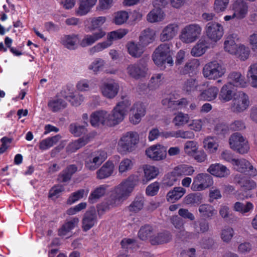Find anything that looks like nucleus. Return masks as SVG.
Masks as SVG:
<instances>
[{"mask_svg": "<svg viewBox=\"0 0 257 257\" xmlns=\"http://www.w3.org/2000/svg\"><path fill=\"white\" fill-rule=\"evenodd\" d=\"M136 185V179L134 176H130L122 182L112 191L111 195L104 205V210L116 207L121 204L130 195Z\"/></svg>", "mask_w": 257, "mask_h": 257, "instance_id": "f257e3e1", "label": "nucleus"}, {"mask_svg": "<svg viewBox=\"0 0 257 257\" xmlns=\"http://www.w3.org/2000/svg\"><path fill=\"white\" fill-rule=\"evenodd\" d=\"M152 59L155 64L161 70L166 68V64L169 67L172 66L174 62L169 44L164 43L160 45L154 52Z\"/></svg>", "mask_w": 257, "mask_h": 257, "instance_id": "f03ea898", "label": "nucleus"}, {"mask_svg": "<svg viewBox=\"0 0 257 257\" xmlns=\"http://www.w3.org/2000/svg\"><path fill=\"white\" fill-rule=\"evenodd\" d=\"M202 32V27L198 24L193 23L185 26L180 35L181 41L186 44L193 43L199 38Z\"/></svg>", "mask_w": 257, "mask_h": 257, "instance_id": "7ed1b4c3", "label": "nucleus"}, {"mask_svg": "<svg viewBox=\"0 0 257 257\" xmlns=\"http://www.w3.org/2000/svg\"><path fill=\"white\" fill-rule=\"evenodd\" d=\"M139 142V136L136 132H128L124 134L118 143V149L121 152H130L136 148Z\"/></svg>", "mask_w": 257, "mask_h": 257, "instance_id": "20e7f679", "label": "nucleus"}, {"mask_svg": "<svg viewBox=\"0 0 257 257\" xmlns=\"http://www.w3.org/2000/svg\"><path fill=\"white\" fill-rule=\"evenodd\" d=\"M148 70V59L145 58L140 59L135 63L128 65L126 68L128 75L135 79L145 77Z\"/></svg>", "mask_w": 257, "mask_h": 257, "instance_id": "39448f33", "label": "nucleus"}, {"mask_svg": "<svg viewBox=\"0 0 257 257\" xmlns=\"http://www.w3.org/2000/svg\"><path fill=\"white\" fill-rule=\"evenodd\" d=\"M225 71V68L216 61L207 63L203 68L204 77L209 80H215L221 77Z\"/></svg>", "mask_w": 257, "mask_h": 257, "instance_id": "423d86ee", "label": "nucleus"}, {"mask_svg": "<svg viewBox=\"0 0 257 257\" xmlns=\"http://www.w3.org/2000/svg\"><path fill=\"white\" fill-rule=\"evenodd\" d=\"M229 143L230 148L239 154L246 153L249 149L247 141L238 133H233L230 136Z\"/></svg>", "mask_w": 257, "mask_h": 257, "instance_id": "0eeeda50", "label": "nucleus"}, {"mask_svg": "<svg viewBox=\"0 0 257 257\" xmlns=\"http://www.w3.org/2000/svg\"><path fill=\"white\" fill-rule=\"evenodd\" d=\"M205 33L210 40L213 42H217L222 37L224 29L220 24L215 22H210L206 25Z\"/></svg>", "mask_w": 257, "mask_h": 257, "instance_id": "6e6552de", "label": "nucleus"}, {"mask_svg": "<svg viewBox=\"0 0 257 257\" xmlns=\"http://www.w3.org/2000/svg\"><path fill=\"white\" fill-rule=\"evenodd\" d=\"M249 105V100L247 95L242 91H239L235 95L231 109L233 112L240 113L245 110Z\"/></svg>", "mask_w": 257, "mask_h": 257, "instance_id": "1a4fd4ad", "label": "nucleus"}, {"mask_svg": "<svg viewBox=\"0 0 257 257\" xmlns=\"http://www.w3.org/2000/svg\"><path fill=\"white\" fill-rule=\"evenodd\" d=\"M213 182L211 175L206 173H200L194 178L191 189L194 191H201L211 186Z\"/></svg>", "mask_w": 257, "mask_h": 257, "instance_id": "9d476101", "label": "nucleus"}, {"mask_svg": "<svg viewBox=\"0 0 257 257\" xmlns=\"http://www.w3.org/2000/svg\"><path fill=\"white\" fill-rule=\"evenodd\" d=\"M107 154L103 151L93 152L85 160V166L90 170H94L106 160Z\"/></svg>", "mask_w": 257, "mask_h": 257, "instance_id": "9b49d317", "label": "nucleus"}, {"mask_svg": "<svg viewBox=\"0 0 257 257\" xmlns=\"http://www.w3.org/2000/svg\"><path fill=\"white\" fill-rule=\"evenodd\" d=\"M147 156L154 161H161L167 156V149L161 145H153L146 151Z\"/></svg>", "mask_w": 257, "mask_h": 257, "instance_id": "f8f14e48", "label": "nucleus"}, {"mask_svg": "<svg viewBox=\"0 0 257 257\" xmlns=\"http://www.w3.org/2000/svg\"><path fill=\"white\" fill-rule=\"evenodd\" d=\"M108 117L109 113L105 110L96 111L90 115V124L94 127H97L100 124L109 126Z\"/></svg>", "mask_w": 257, "mask_h": 257, "instance_id": "ddd939ff", "label": "nucleus"}, {"mask_svg": "<svg viewBox=\"0 0 257 257\" xmlns=\"http://www.w3.org/2000/svg\"><path fill=\"white\" fill-rule=\"evenodd\" d=\"M119 89V85L114 80L104 82L101 87L102 94L108 98L114 97L117 94Z\"/></svg>", "mask_w": 257, "mask_h": 257, "instance_id": "4468645a", "label": "nucleus"}, {"mask_svg": "<svg viewBox=\"0 0 257 257\" xmlns=\"http://www.w3.org/2000/svg\"><path fill=\"white\" fill-rule=\"evenodd\" d=\"M179 25L177 23L168 24L160 34V40L162 42H165L172 40L177 35Z\"/></svg>", "mask_w": 257, "mask_h": 257, "instance_id": "2eb2a0df", "label": "nucleus"}, {"mask_svg": "<svg viewBox=\"0 0 257 257\" xmlns=\"http://www.w3.org/2000/svg\"><path fill=\"white\" fill-rule=\"evenodd\" d=\"M97 221V214L94 208L87 211L82 219V228L86 231L92 228Z\"/></svg>", "mask_w": 257, "mask_h": 257, "instance_id": "dca6fc26", "label": "nucleus"}, {"mask_svg": "<svg viewBox=\"0 0 257 257\" xmlns=\"http://www.w3.org/2000/svg\"><path fill=\"white\" fill-rule=\"evenodd\" d=\"M233 165L234 169L241 173H245L247 171H250V175L255 176L256 175V170L254 169L252 165L247 160L245 159H236L233 160Z\"/></svg>", "mask_w": 257, "mask_h": 257, "instance_id": "f3484780", "label": "nucleus"}, {"mask_svg": "<svg viewBox=\"0 0 257 257\" xmlns=\"http://www.w3.org/2000/svg\"><path fill=\"white\" fill-rule=\"evenodd\" d=\"M172 239L171 232L167 230L159 232L153 235L150 238V242L152 245H156L167 243Z\"/></svg>", "mask_w": 257, "mask_h": 257, "instance_id": "a211bd4d", "label": "nucleus"}, {"mask_svg": "<svg viewBox=\"0 0 257 257\" xmlns=\"http://www.w3.org/2000/svg\"><path fill=\"white\" fill-rule=\"evenodd\" d=\"M207 171L211 175L219 178L226 177L230 174L229 170L220 164L211 165L207 169Z\"/></svg>", "mask_w": 257, "mask_h": 257, "instance_id": "6ab92c4d", "label": "nucleus"}, {"mask_svg": "<svg viewBox=\"0 0 257 257\" xmlns=\"http://www.w3.org/2000/svg\"><path fill=\"white\" fill-rule=\"evenodd\" d=\"M79 221L77 217H72L67 219L65 223L58 229V234L60 236H64L77 226Z\"/></svg>", "mask_w": 257, "mask_h": 257, "instance_id": "aec40b11", "label": "nucleus"}, {"mask_svg": "<svg viewBox=\"0 0 257 257\" xmlns=\"http://www.w3.org/2000/svg\"><path fill=\"white\" fill-rule=\"evenodd\" d=\"M234 16H236L238 19L244 18L247 13L248 7L246 3L242 0L236 1L232 5Z\"/></svg>", "mask_w": 257, "mask_h": 257, "instance_id": "412c9836", "label": "nucleus"}, {"mask_svg": "<svg viewBox=\"0 0 257 257\" xmlns=\"http://www.w3.org/2000/svg\"><path fill=\"white\" fill-rule=\"evenodd\" d=\"M200 93L198 95L200 100L212 101L214 100L218 93V89L215 86H210L205 90H200Z\"/></svg>", "mask_w": 257, "mask_h": 257, "instance_id": "4be33fe9", "label": "nucleus"}, {"mask_svg": "<svg viewBox=\"0 0 257 257\" xmlns=\"http://www.w3.org/2000/svg\"><path fill=\"white\" fill-rule=\"evenodd\" d=\"M97 0H79V7L76 11L79 16H84L88 13L96 4Z\"/></svg>", "mask_w": 257, "mask_h": 257, "instance_id": "5701e85b", "label": "nucleus"}, {"mask_svg": "<svg viewBox=\"0 0 257 257\" xmlns=\"http://www.w3.org/2000/svg\"><path fill=\"white\" fill-rule=\"evenodd\" d=\"M61 95L67 99L72 105L77 106L81 104L84 100V97L82 94L77 92H70L67 94L66 90L64 89L61 92Z\"/></svg>", "mask_w": 257, "mask_h": 257, "instance_id": "b1692460", "label": "nucleus"}, {"mask_svg": "<svg viewBox=\"0 0 257 257\" xmlns=\"http://www.w3.org/2000/svg\"><path fill=\"white\" fill-rule=\"evenodd\" d=\"M125 112L119 109L117 105L113 108L111 114L109 113L108 120L109 126H113L121 121L124 118Z\"/></svg>", "mask_w": 257, "mask_h": 257, "instance_id": "393cba45", "label": "nucleus"}, {"mask_svg": "<svg viewBox=\"0 0 257 257\" xmlns=\"http://www.w3.org/2000/svg\"><path fill=\"white\" fill-rule=\"evenodd\" d=\"M200 65L198 60L193 59L188 61L185 65L179 68V72L181 74L186 75L193 74L197 71Z\"/></svg>", "mask_w": 257, "mask_h": 257, "instance_id": "a878e982", "label": "nucleus"}, {"mask_svg": "<svg viewBox=\"0 0 257 257\" xmlns=\"http://www.w3.org/2000/svg\"><path fill=\"white\" fill-rule=\"evenodd\" d=\"M228 80L229 82L227 84H230L232 87L234 86L244 87L246 85L244 77L239 72H233L230 73L228 76Z\"/></svg>", "mask_w": 257, "mask_h": 257, "instance_id": "bb28decb", "label": "nucleus"}, {"mask_svg": "<svg viewBox=\"0 0 257 257\" xmlns=\"http://www.w3.org/2000/svg\"><path fill=\"white\" fill-rule=\"evenodd\" d=\"M198 211L201 217L211 219L217 214V210L209 204H202L198 207Z\"/></svg>", "mask_w": 257, "mask_h": 257, "instance_id": "cd10ccee", "label": "nucleus"}, {"mask_svg": "<svg viewBox=\"0 0 257 257\" xmlns=\"http://www.w3.org/2000/svg\"><path fill=\"white\" fill-rule=\"evenodd\" d=\"M114 165L111 161L106 162L97 171V177L99 179H102L111 176L113 172Z\"/></svg>", "mask_w": 257, "mask_h": 257, "instance_id": "c85d7f7f", "label": "nucleus"}, {"mask_svg": "<svg viewBox=\"0 0 257 257\" xmlns=\"http://www.w3.org/2000/svg\"><path fill=\"white\" fill-rule=\"evenodd\" d=\"M155 36V33L154 30L150 29H146L140 36L139 43L145 47L153 42Z\"/></svg>", "mask_w": 257, "mask_h": 257, "instance_id": "c756f323", "label": "nucleus"}, {"mask_svg": "<svg viewBox=\"0 0 257 257\" xmlns=\"http://www.w3.org/2000/svg\"><path fill=\"white\" fill-rule=\"evenodd\" d=\"M237 36L235 34H229L226 37L224 43V48L225 51L231 54H234L236 52L238 46L235 42V40L237 39Z\"/></svg>", "mask_w": 257, "mask_h": 257, "instance_id": "7c9ffc66", "label": "nucleus"}, {"mask_svg": "<svg viewBox=\"0 0 257 257\" xmlns=\"http://www.w3.org/2000/svg\"><path fill=\"white\" fill-rule=\"evenodd\" d=\"M170 221L174 227L179 230L176 234L177 236L181 238L186 234L187 232L185 231L184 226V222L181 217L177 215L173 216L171 218Z\"/></svg>", "mask_w": 257, "mask_h": 257, "instance_id": "2f4dec72", "label": "nucleus"}, {"mask_svg": "<svg viewBox=\"0 0 257 257\" xmlns=\"http://www.w3.org/2000/svg\"><path fill=\"white\" fill-rule=\"evenodd\" d=\"M234 95L233 88L230 84L224 85L221 88L219 94V98L223 102H227L231 100Z\"/></svg>", "mask_w": 257, "mask_h": 257, "instance_id": "473e14b6", "label": "nucleus"}, {"mask_svg": "<svg viewBox=\"0 0 257 257\" xmlns=\"http://www.w3.org/2000/svg\"><path fill=\"white\" fill-rule=\"evenodd\" d=\"M144 47L139 43L137 44L134 42L127 43V48L128 53L133 57H140L144 52Z\"/></svg>", "mask_w": 257, "mask_h": 257, "instance_id": "72a5a7b5", "label": "nucleus"}, {"mask_svg": "<svg viewBox=\"0 0 257 257\" xmlns=\"http://www.w3.org/2000/svg\"><path fill=\"white\" fill-rule=\"evenodd\" d=\"M90 140V137L88 135L79 138L77 141L68 145L66 150L68 152H73L87 144Z\"/></svg>", "mask_w": 257, "mask_h": 257, "instance_id": "f704fd0d", "label": "nucleus"}, {"mask_svg": "<svg viewBox=\"0 0 257 257\" xmlns=\"http://www.w3.org/2000/svg\"><path fill=\"white\" fill-rule=\"evenodd\" d=\"M208 48V43L205 40L201 39L192 48L191 54L194 57H199L202 55Z\"/></svg>", "mask_w": 257, "mask_h": 257, "instance_id": "c9c22d12", "label": "nucleus"}, {"mask_svg": "<svg viewBox=\"0 0 257 257\" xmlns=\"http://www.w3.org/2000/svg\"><path fill=\"white\" fill-rule=\"evenodd\" d=\"M77 168L74 165L68 166L59 175V180L62 182H66L69 181L72 175L77 171Z\"/></svg>", "mask_w": 257, "mask_h": 257, "instance_id": "e433bc0d", "label": "nucleus"}, {"mask_svg": "<svg viewBox=\"0 0 257 257\" xmlns=\"http://www.w3.org/2000/svg\"><path fill=\"white\" fill-rule=\"evenodd\" d=\"M145 200L142 196H137L131 204L128 206L129 211L137 213L144 207Z\"/></svg>", "mask_w": 257, "mask_h": 257, "instance_id": "4c0bfd02", "label": "nucleus"}, {"mask_svg": "<svg viewBox=\"0 0 257 257\" xmlns=\"http://www.w3.org/2000/svg\"><path fill=\"white\" fill-rule=\"evenodd\" d=\"M164 18V12L160 9H153L147 15V20L151 23L161 22Z\"/></svg>", "mask_w": 257, "mask_h": 257, "instance_id": "58836bf2", "label": "nucleus"}, {"mask_svg": "<svg viewBox=\"0 0 257 257\" xmlns=\"http://www.w3.org/2000/svg\"><path fill=\"white\" fill-rule=\"evenodd\" d=\"M253 204L250 202H246L245 204L241 202H235L233 206L235 211L239 212L242 214L248 213L253 209Z\"/></svg>", "mask_w": 257, "mask_h": 257, "instance_id": "ea45409f", "label": "nucleus"}, {"mask_svg": "<svg viewBox=\"0 0 257 257\" xmlns=\"http://www.w3.org/2000/svg\"><path fill=\"white\" fill-rule=\"evenodd\" d=\"M186 192V190L181 187H174L173 190L170 191L167 197L168 201L177 200L181 198Z\"/></svg>", "mask_w": 257, "mask_h": 257, "instance_id": "a19ab883", "label": "nucleus"}, {"mask_svg": "<svg viewBox=\"0 0 257 257\" xmlns=\"http://www.w3.org/2000/svg\"><path fill=\"white\" fill-rule=\"evenodd\" d=\"M69 128L70 132L76 137L85 135L88 132L85 125H80L77 123L70 124Z\"/></svg>", "mask_w": 257, "mask_h": 257, "instance_id": "79ce46f5", "label": "nucleus"}, {"mask_svg": "<svg viewBox=\"0 0 257 257\" xmlns=\"http://www.w3.org/2000/svg\"><path fill=\"white\" fill-rule=\"evenodd\" d=\"M105 192L106 187L103 185L100 186L91 192L89 197V201L91 203H94L97 200L102 197L105 194Z\"/></svg>", "mask_w": 257, "mask_h": 257, "instance_id": "37998d69", "label": "nucleus"}, {"mask_svg": "<svg viewBox=\"0 0 257 257\" xmlns=\"http://www.w3.org/2000/svg\"><path fill=\"white\" fill-rule=\"evenodd\" d=\"M144 171L146 182L155 178L159 173L157 168L153 166L145 165L144 167Z\"/></svg>", "mask_w": 257, "mask_h": 257, "instance_id": "c03bdc74", "label": "nucleus"}, {"mask_svg": "<svg viewBox=\"0 0 257 257\" xmlns=\"http://www.w3.org/2000/svg\"><path fill=\"white\" fill-rule=\"evenodd\" d=\"M193 225L195 231L197 233H204L209 230V223L205 219L194 221Z\"/></svg>", "mask_w": 257, "mask_h": 257, "instance_id": "a18cd8bd", "label": "nucleus"}, {"mask_svg": "<svg viewBox=\"0 0 257 257\" xmlns=\"http://www.w3.org/2000/svg\"><path fill=\"white\" fill-rule=\"evenodd\" d=\"M198 86L197 82L195 79L190 78L187 79L183 84V90L189 94L194 91Z\"/></svg>", "mask_w": 257, "mask_h": 257, "instance_id": "49530a36", "label": "nucleus"}, {"mask_svg": "<svg viewBox=\"0 0 257 257\" xmlns=\"http://www.w3.org/2000/svg\"><path fill=\"white\" fill-rule=\"evenodd\" d=\"M153 232V227L149 225H145L141 227L138 232L139 237L143 240H146L151 237Z\"/></svg>", "mask_w": 257, "mask_h": 257, "instance_id": "de8ad7c7", "label": "nucleus"}, {"mask_svg": "<svg viewBox=\"0 0 257 257\" xmlns=\"http://www.w3.org/2000/svg\"><path fill=\"white\" fill-rule=\"evenodd\" d=\"M89 21L90 24L88 28L90 31H94L102 26L106 21V18L103 16L93 17L90 18Z\"/></svg>", "mask_w": 257, "mask_h": 257, "instance_id": "09e8293b", "label": "nucleus"}, {"mask_svg": "<svg viewBox=\"0 0 257 257\" xmlns=\"http://www.w3.org/2000/svg\"><path fill=\"white\" fill-rule=\"evenodd\" d=\"M202 199L200 193H191L187 195L184 198V203L187 205H193L195 204H199L201 202Z\"/></svg>", "mask_w": 257, "mask_h": 257, "instance_id": "8fccbe9b", "label": "nucleus"}, {"mask_svg": "<svg viewBox=\"0 0 257 257\" xmlns=\"http://www.w3.org/2000/svg\"><path fill=\"white\" fill-rule=\"evenodd\" d=\"M67 102L61 98H56L49 102V106L54 112L58 111L66 107Z\"/></svg>", "mask_w": 257, "mask_h": 257, "instance_id": "3c124183", "label": "nucleus"}, {"mask_svg": "<svg viewBox=\"0 0 257 257\" xmlns=\"http://www.w3.org/2000/svg\"><path fill=\"white\" fill-rule=\"evenodd\" d=\"M247 77L252 87L257 88V63L251 65L248 70Z\"/></svg>", "mask_w": 257, "mask_h": 257, "instance_id": "603ef678", "label": "nucleus"}, {"mask_svg": "<svg viewBox=\"0 0 257 257\" xmlns=\"http://www.w3.org/2000/svg\"><path fill=\"white\" fill-rule=\"evenodd\" d=\"M78 39L76 36H65L62 40V44L69 49H74L76 48Z\"/></svg>", "mask_w": 257, "mask_h": 257, "instance_id": "864d4df0", "label": "nucleus"}, {"mask_svg": "<svg viewBox=\"0 0 257 257\" xmlns=\"http://www.w3.org/2000/svg\"><path fill=\"white\" fill-rule=\"evenodd\" d=\"M250 50L248 47L244 45H240L237 48L236 52L234 53L233 55H236L241 60H245L248 58Z\"/></svg>", "mask_w": 257, "mask_h": 257, "instance_id": "5fc2aeb1", "label": "nucleus"}, {"mask_svg": "<svg viewBox=\"0 0 257 257\" xmlns=\"http://www.w3.org/2000/svg\"><path fill=\"white\" fill-rule=\"evenodd\" d=\"M237 179V183L241 187L244 188L245 189L251 190L256 186V183L253 180L247 179L244 177H238Z\"/></svg>", "mask_w": 257, "mask_h": 257, "instance_id": "6e6d98bb", "label": "nucleus"}, {"mask_svg": "<svg viewBox=\"0 0 257 257\" xmlns=\"http://www.w3.org/2000/svg\"><path fill=\"white\" fill-rule=\"evenodd\" d=\"M189 120V116L187 114L179 113L173 119V123L175 126H180L188 123Z\"/></svg>", "mask_w": 257, "mask_h": 257, "instance_id": "4d7b16f0", "label": "nucleus"}, {"mask_svg": "<svg viewBox=\"0 0 257 257\" xmlns=\"http://www.w3.org/2000/svg\"><path fill=\"white\" fill-rule=\"evenodd\" d=\"M127 33V32L124 30H118L117 31H112L107 35V40L112 43V41L122 38Z\"/></svg>", "mask_w": 257, "mask_h": 257, "instance_id": "13d9d810", "label": "nucleus"}, {"mask_svg": "<svg viewBox=\"0 0 257 257\" xmlns=\"http://www.w3.org/2000/svg\"><path fill=\"white\" fill-rule=\"evenodd\" d=\"M204 148L211 153L215 152L218 148V144L212 139L207 138L203 141Z\"/></svg>", "mask_w": 257, "mask_h": 257, "instance_id": "bf43d9fd", "label": "nucleus"}, {"mask_svg": "<svg viewBox=\"0 0 257 257\" xmlns=\"http://www.w3.org/2000/svg\"><path fill=\"white\" fill-rule=\"evenodd\" d=\"M234 231L231 227H226L221 230V238L225 242H229L233 236Z\"/></svg>", "mask_w": 257, "mask_h": 257, "instance_id": "052dcab7", "label": "nucleus"}, {"mask_svg": "<svg viewBox=\"0 0 257 257\" xmlns=\"http://www.w3.org/2000/svg\"><path fill=\"white\" fill-rule=\"evenodd\" d=\"M197 143L194 141H187L184 146L186 154L190 156L194 155L197 150Z\"/></svg>", "mask_w": 257, "mask_h": 257, "instance_id": "680f3d73", "label": "nucleus"}, {"mask_svg": "<svg viewBox=\"0 0 257 257\" xmlns=\"http://www.w3.org/2000/svg\"><path fill=\"white\" fill-rule=\"evenodd\" d=\"M85 191L84 189H80L77 191L73 193L67 200L68 204H72L84 196Z\"/></svg>", "mask_w": 257, "mask_h": 257, "instance_id": "e2e57ef3", "label": "nucleus"}, {"mask_svg": "<svg viewBox=\"0 0 257 257\" xmlns=\"http://www.w3.org/2000/svg\"><path fill=\"white\" fill-rule=\"evenodd\" d=\"M111 45V43L109 41H104L102 43H98L89 49L90 54L93 55L95 53L100 52L109 47Z\"/></svg>", "mask_w": 257, "mask_h": 257, "instance_id": "0e129e2a", "label": "nucleus"}, {"mask_svg": "<svg viewBox=\"0 0 257 257\" xmlns=\"http://www.w3.org/2000/svg\"><path fill=\"white\" fill-rule=\"evenodd\" d=\"M133 166L132 161L128 159H124L122 160L119 166V172L122 173L130 170Z\"/></svg>", "mask_w": 257, "mask_h": 257, "instance_id": "69168bd1", "label": "nucleus"}, {"mask_svg": "<svg viewBox=\"0 0 257 257\" xmlns=\"http://www.w3.org/2000/svg\"><path fill=\"white\" fill-rule=\"evenodd\" d=\"M128 18V15L125 11L117 12L115 16L114 22L115 24L121 25L125 23Z\"/></svg>", "mask_w": 257, "mask_h": 257, "instance_id": "338daca9", "label": "nucleus"}, {"mask_svg": "<svg viewBox=\"0 0 257 257\" xmlns=\"http://www.w3.org/2000/svg\"><path fill=\"white\" fill-rule=\"evenodd\" d=\"M230 126L224 123L217 124L214 129L216 134L220 136H224L225 135L228 134L229 133Z\"/></svg>", "mask_w": 257, "mask_h": 257, "instance_id": "774afa93", "label": "nucleus"}]
</instances>
